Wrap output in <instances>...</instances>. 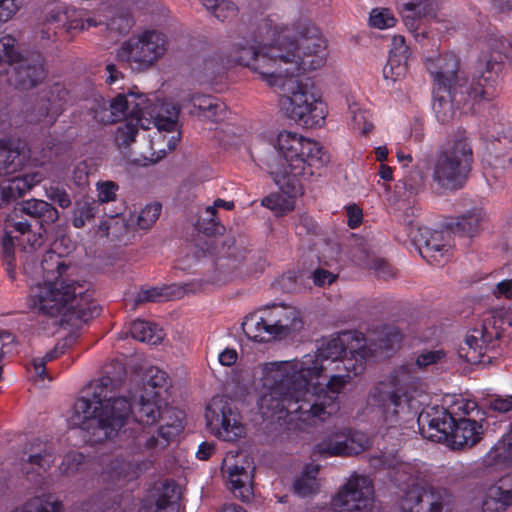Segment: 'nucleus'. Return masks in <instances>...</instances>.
Instances as JSON below:
<instances>
[{
	"label": "nucleus",
	"mask_w": 512,
	"mask_h": 512,
	"mask_svg": "<svg viewBox=\"0 0 512 512\" xmlns=\"http://www.w3.org/2000/svg\"><path fill=\"white\" fill-rule=\"evenodd\" d=\"M92 389L90 398L83 397L75 402L72 420L93 444L115 439L131 419L150 426L164 414H175L174 410L167 409L165 398L159 397V392L128 391L109 376L102 377Z\"/></svg>",
	"instance_id": "f257e3e1"
},
{
	"label": "nucleus",
	"mask_w": 512,
	"mask_h": 512,
	"mask_svg": "<svg viewBox=\"0 0 512 512\" xmlns=\"http://www.w3.org/2000/svg\"><path fill=\"white\" fill-rule=\"evenodd\" d=\"M298 48L268 86L281 92V104L288 117L307 128L321 127L327 116L322 94L310 78L296 76L322 68L327 60L326 41L310 20L299 23Z\"/></svg>",
	"instance_id": "f03ea898"
},
{
	"label": "nucleus",
	"mask_w": 512,
	"mask_h": 512,
	"mask_svg": "<svg viewBox=\"0 0 512 512\" xmlns=\"http://www.w3.org/2000/svg\"><path fill=\"white\" fill-rule=\"evenodd\" d=\"M320 377H294L264 385L266 391L259 399V409L263 417L280 421L286 416L305 425H316L338 413V395L351 382L350 374H331L325 386L320 385Z\"/></svg>",
	"instance_id": "7ed1b4c3"
},
{
	"label": "nucleus",
	"mask_w": 512,
	"mask_h": 512,
	"mask_svg": "<svg viewBox=\"0 0 512 512\" xmlns=\"http://www.w3.org/2000/svg\"><path fill=\"white\" fill-rule=\"evenodd\" d=\"M274 151L263 159L269 173L281 192L274 193L262 200V205L284 215L295 207V197L301 192L300 179L314 174L328 164L330 158L323 147L302 135L281 131L272 142Z\"/></svg>",
	"instance_id": "20e7f679"
},
{
	"label": "nucleus",
	"mask_w": 512,
	"mask_h": 512,
	"mask_svg": "<svg viewBox=\"0 0 512 512\" xmlns=\"http://www.w3.org/2000/svg\"><path fill=\"white\" fill-rule=\"evenodd\" d=\"M43 280L31 287L28 307L56 324L76 325L92 317V295L87 285L73 277L72 269L61 256L47 252L42 260Z\"/></svg>",
	"instance_id": "39448f33"
},
{
	"label": "nucleus",
	"mask_w": 512,
	"mask_h": 512,
	"mask_svg": "<svg viewBox=\"0 0 512 512\" xmlns=\"http://www.w3.org/2000/svg\"><path fill=\"white\" fill-rule=\"evenodd\" d=\"M303 20L288 26L265 19L258 27V41H235L227 53V62L251 69L267 85L276 83L277 73L298 48V26Z\"/></svg>",
	"instance_id": "423d86ee"
},
{
	"label": "nucleus",
	"mask_w": 512,
	"mask_h": 512,
	"mask_svg": "<svg viewBox=\"0 0 512 512\" xmlns=\"http://www.w3.org/2000/svg\"><path fill=\"white\" fill-rule=\"evenodd\" d=\"M110 108L115 121L122 117L135 118L143 130L154 126L157 132L152 138V146L160 152L172 151L181 139L178 109L171 102L154 101L143 94L130 92L117 95L110 102Z\"/></svg>",
	"instance_id": "0eeeda50"
},
{
	"label": "nucleus",
	"mask_w": 512,
	"mask_h": 512,
	"mask_svg": "<svg viewBox=\"0 0 512 512\" xmlns=\"http://www.w3.org/2000/svg\"><path fill=\"white\" fill-rule=\"evenodd\" d=\"M344 352L343 341L332 338L323 342L314 354L304 355L299 360L265 363L262 368L264 385L299 376L321 377L326 372L340 371Z\"/></svg>",
	"instance_id": "6e6552de"
},
{
	"label": "nucleus",
	"mask_w": 512,
	"mask_h": 512,
	"mask_svg": "<svg viewBox=\"0 0 512 512\" xmlns=\"http://www.w3.org/2000/svg\"><path fill=\"white\" fill-rule=\"evenodd\" d=\"M418 424L425 438L435 442H448L454 449L472 447L480 441L483 428L472 419L456 421L442 408H432L420 413Z\"/></svg>",
	"instance_id": "1a4fd4ad"
},
{
	"label": "nucleus",
	"mask_w": 512,
	"mask_h": 512,
	"mask_svg": "<svg viewBox=\"0 0 512 512\" xmlns=\"http://www.w3.org/2000/svg\"><path fill=\"white\" fill-rule=\"evenodd\" d=\"M443 357L444 353L441 350L423 352L414 363L399 367L385 381L376 385L370 393L371 399L387 410L392 409L394 414H397L399 409L409 408L412 401L409 391L414 384L415 369L435 364Z\"/></svg>",
	"instance_id": "9d476101"
},
{
	"label": "nucleus",
	"mask_w": 512,
	"mask_h": 512,
	"mask_svg": "<svg viewBox=\"0 0 512 512\" xmlns=\"http://www.w3.org/2000/svg\"><path fill=\"white\" fill-rule=\"evenodd\" d=\"M300 327L298 309L283 303L267 305L247 315L242 322L245 335L257 342L281 339Z\"/></svg>",
	"instance_id": "9b49d317"
},
{
	"label": "nucleus",
	"mask_w": 512,
	"mask_h": 512,
	"mask_svg": "<svg viewBox=\"0 0 512 512\" xmlns=\"http://www.w3.org/2000/svg\"><path fill=\"white\" fill-rule=\"evenodd\" d=\"M472 161V149L461 134L443 148L433 164L432 179L441 188L458 189L463 185Z\"/></svg>",
	"instance_id": "f8f14e48"
},
{
	"label": "nucleus",
	"mask_w": 512,
	"mask_h": 512,
	"mask_svg": "<svg viewBox=\"0 0 512 512\" xmlns=\"http://www.w3.org/2000/svg\"><path fill=\"white\" fill-rule=\"evenodd\" d=\"M396 481L407 486L400 499L403 512H454L456 509V498L446 488L422 487L403 476H397Z\"/></svg>",
	"instance_id": "ddd939ff"
},
{
	"label": "nucleus",
	"mask_w": 512,
	"mask_h": 512,
	"mask_svg": "<svg viewBox=\"0 0 512 512\" xmlns=\"http://www.w3.org/2000/svg\"><path fill=\"white\" fill-rule=\"evenodd\" d=\"M166 52L163 34L147 31L124 41L117 51V58L133 69L143 70L152 66Z\"/></svg>",
	"instance_id": "4468645a"
},
{
	"label": "nucleus",
	"mask_w": 512,
	"mask_h": 512,
	"mask_svg": "<svg viewBox=\"0 0 512 512\" xmlns=\"http://www.w3.org/2000/svg\"><path fill=\"white\" fill-rule=\"evenodd\" d=\"M205 418L209 431L224 441L235 442L245 435L238 411L224 396H215L210 400Z\"/></svg>",
	"instance_id": "2eb2a0df"
},
{
	"label": "nucleus",
	"mask_w": 512,
	"mask_h": 512,
	"mask_svg": "<svg viewBox=\"0 0 512 512\" xmlns=\"http://www.w3.org/2000/svg\"><path fill=\"white\" fill-rule=\"evenodd\" d=\"M375 490L366 475L353 474L330 501L334 512H372Z\"/></svg>",
	"instance_id": "dca6fc26"
},
{
	"label": "nucleus",
	"mask_w": 512,
	"mask_h": 512,
	"mask_svg": "<svg viewBox=\"0 0 512 512\" xmlns=\"http://www.w3.org/2000/svg\"><path fill=\"white\" fill-rule=\"evenodd\" d=\"M370 446L369 438L362 432L347 427L334 428L315 445L314 453L323 457L357 455Z\"/></svg>",
	"instance_id": "f3484780"
},
{
	"label": "nucleus",
	"mask_w": 512,
	"mask_h": 512,
	"mask_svg": "<svg viewBox=\"0 0 512 512\" xmlns=\"http://www.w3.org/2000/svg\"><path fill=\"white\" fill-rule=\"evenodd\" d=\"M254 464L245 452H228L222 462V472L236 498L249 501L253 496Z\"/></svg>",
	"instance_id": "a211bd4d"
},
{
	"label": "nucleus",
	"mask_w": 512,
	"mask_h": 512,
	"mask_svg": "<svg viewBox=\"0 0 512 512\" xmlns=\"http://www.w3.org/2000/svg\"><path fill=\"white\" fill-rule=\"evenodd\" d=\"M409 237L422 258L429 263L439 264L450 256L451 244L443 232L424 226L412 227Z\"/></svg>",
	"instance_id": "6ab92c4d"
},
{
	"label": "nucleus",
	"mask_w": 512,
	"mask_h": 512,
	"mask_svg": "<svg viewBox=\"0 0 512 512\" xmlns=\"http://www.w3.org/2000/svg\"><path fill=\"white\" fill-rule=\"evenodd\" d=\"M427 69L433 77L434 88L439 91L452 89L457 93L458 89L466 86V75L459 71L458 59L452 54L429 59Z\"/></svg>",
	"instance_id": "aec40b11"
},
{
	"label": "nucleus",
	"mask_w": 512,
	"mask_h": 512,
	"mask_svg": "<svg viewBox=\"0 0 512 512\" xmlns=\"http://www.w3.org/2000/svg\"><path fill=\"white\" fill-rule=\"evenodd\" d=\"M501 336L495 322L485 320L480 328H475L465 338V346L461 351L466 361L472 364L481 363L488 351V345Z\"/></svg>",
	"instance_id": "412c9836"
},
{
	"label": "nucleus",
	"mask_w": 512,
	"mask_h": 512,
	"mask_svg": "<svg viewBox=\"0 0 512 512\" xmlns=\"http://www.w3.org/2000/svg\"><path fill=\"white\" fill-rule=\"evenodd\" d=\"M403 14L406 27L414 33L416 40L425 38L427 32L421 28L424 21L434 18L433 4L430 0H397Z\"/></svg>",
	"instance_id": "4be33fe9"
},
{
	"label": "nucleus",
	"mask_w": 512,
	"mask_h": 512,
	"mask_svg": "<svg viewBox=\"0 0 512 512\" xmlns=\"http://www.w3.org/2000/svg\"><path fill=\"white\" fill-rule=\"evenodd\" d=\"M14 64L16 65L13 68L14 75L12 81L19 89H32L46 77L43 58L39 54H34L27 58H20L18 55Z\"/></svg>",
	"instance_id": "5701e85b"
},
{
	"label": "nucleus",
	"mask_w": 512,
	"mask_h": 512,
	"mask_svg": "<svg viewBox=\"0 0 512 512\" xmlns=\"http://www.w3.org/2000/svg\"><path fill=\"white\" fill-rule=\"evenodd\" d=\"M138 475L137 464L127 461L123 457H115L104 465L99 480L108 488L118 489L135 480Z\"/></svg>",
	"instance_id": "b1692460"
},
{
	"label": "nucleus",
	"mask_w": 512,
	"mask_h": 512,
	"mask_svg": "<svg viewBox=\"0 0 512 512\" xmlns=\"http://www.w3.org/2000/svg\"><path fill=\"white\" fill-rule=\"evenodd\" d=\"M512 505V470L485 490L483 512H504Z\"/></svg>",
	"instance_id": "393cba45"
},
{
	"label": "nucleus",
	"mask_w": 512,
	"mask_h": 512,
	"mask_svg": "<svg viewBox=\"0 0 512 512\" xmlns=\"http://www.w3.org/2000/svg\"><path fill=\"white\" fill-rule=\"evenodd\" d=\"M179 490L173 482H166L154 488L144 501L139 512H178Z\"/></svg>",
	"instance_id": "a878e982"
},
{
	"label": "nucleus",
	"mask_w": 512,
	"mask_h": 512,
	"mask_svg": "<svg viewBox=\"0 0 512 512\" xmlns=\"http://www.w3.org/2000/svg\"><path fill=\"white\" fill-rule=\"evenodd\" d=\"M4 248L6 252L15 245H20L24 250H35L43 244V236L32 233L27 220L9 219L5 226Z\"/></svg>",
	"instance_id": "bb28decb"
},
{
	"label": "nucleus",
	"mask_w": 512,
	"mask_h": 512,
	"mask_svg": "<svg viewBox=\"0 0 512 512\" xmlns=\"http://www.w3.org/2000/svg\"><path fill=\"white\" fill-rule=\"evenodd\" d=\"M29 149L25 144L0 141V176L16 173L28 162Z\"/></svg>",
	"instance_id": "cd10ccee"
},
{
	"label": "nucleus",
	"mask_w": 512,
	"mask_h": 512,
	"mask_svg": "<svg viewBox=\"0 0 512 512\" xmlns=\"http://www.w3.org/2000/svg\"><path fill=\"white\" fill-rule=\"evenodd\" d=\"M188 102L190 104L189 113L203 120L219 121L225 114V104L208 95H192Z\"/></svg>",
	"instance_id": "c85d7f7f"
},
{
	"label": "nucleus",
	"mask_w": 512,
	"mask_h": 512,
	"mask_svg": "<svg viewBox=\"0 0 512 512\" xmlns=\"http://www.w3.org/2000/svg\"><path fill=\"white\" fill-rule=\"evenodd\" d=\"M23 460L30 464L33 470L46 471L54 462L52 446L38 439L33 440L28 444Z\"/></svg>",
	"instance_id": "c756f323"
},
{
	"label": "nucleus",
	"mask_w": 512,
	"mask_h": 512,
	"mask_svg": "<svg viewBox=\"0 0 512 512\" xmlns=\"http://www.w3.org/2000/svg\"><path fill=\"white\" fill-rule=\"evenodd\" d=\"M62 111V104L50 99L37 103L27 113V121L31 124L52 125Z\"/></svg>",
	"instance_id": "7c9ffc66"
},
{
	"label": "nucleus",
	"mask_w": 512,
	"mask_h": 512,
	"mask_svg": "<svg viewBox=\"0 0 512 512\" xmlns=\"http://www.w3.org/2000/svg\"><path fill=\"white\" fill-rule=\"evenodd\" d=\"M434 101L433 110L439 122L445 124L449 123L455 116V110L452 102H459L457 98L458 94L447 89V91H439L438 88H434Z\"/></svg>",
	"instance_id": "2f4dec72"
},
{
	"label": "nucleus",
	"mask_w": 512,
	"mask_h": 512,
	"mask_svg": "<svg viewBox=\"0 0 512 512\" xmlns=\"http://www.w3.org/2000/svg\"><path fill=\"white\" fill-rule=\"evenodd\" d=\"M11 512H63L62 502L51 494L35 496Z\"/></svg>",
	"instance_id": "473e14b6"
},
{
	"label": "nucleus",
	"mask_w": 512,
	"mask_h": 512,
	"mask_svg": "<svg viewBox=\"0 0 512 512\" xmlns=\"http://www.w3.org/2000/svg\"><path fill=\"white\" fill-rule=\"evenodd\" d=\"M20 210L24 214L41 219L45 223H54L59 219L58 210L44 200H27L22 203Z\"/></svg>",
	"instance_id": "72a5a7b5"
},
{
	"label": "nucleus",
	"mask_w": 512,
	"mask_h": 512,
	"mask_svg": "<svg viewBox=\"0 0 512 512\" xmlns=\"http://www.w3.org/2000/svg\"><path fill=\"white\" fill-rule=\"evenodd\" d=\"M129 331L134 339L150 345H157L164 338V333L161 328H159L155 323L143 320L134 321L131 324Z\"/></svg>",
	"instance_id": "f704fd0d"
},
{
	"label": "nucleus",
	"mask_w": 512,
	"mask_h": 512,
	"mask_svg": "<svg viewBox=\"0 0 512 512\" xmlns=\"http://www.w3.org/2000/svg\"><path fill=\"white\" fill-rule=\"evenodd\" d=\"M486 220L487 214L483 209L475 207L457 218L455 229L465 235L473 236L480 231Z\"/></svg>",
	"instance_id": "c9c22d12"
},
{
	"label": "nucleus",
	"mask_w": 512,
	"mask_h": 512,
	"mask_svg": "<svg viewBox=\"0 0 512 512\" xmlns=\"http://www.w3.org/2000/svg\"><path fill=\"white\" fill-rule=\"evenodd\" d=\"M318 473V465H306L301 475L294 482L295 492L301 496H307L315 493L319 488V482L317 479Z\"/></svg>",
	"instance_id": "e433bc0d"
},
{
	"label": "nucleus",
	"mask_w": 512,
	"mask_h": 512,
	"mask_svg": "<svg viewBox=\"0 0 512 512\" xmlns=\"http://www.w3.org/2000/svg\"><path fill=\"white\" fill-rule=\"evenodd\" d=\"M42 176L39 173H30L23 176H16L7 181H4L8 196L11 199H16L24 195L33 186L41 182Z\"/></svg>",
	"instance_id": "4c0bfd02"
},
{
	"label": "nucleus",
	"mask_w": 512,
	"mask_h": 512,
	"mask_svg": "<svg viewBox=\"0 0 512 512\" xmlns=\"http://www.w3.org/2000/svg\"><path fill=\"white\" fill-rule=\"evenodd\" d=\"M166 383V373L159 368L151 367L145 374L142 387L138 388L136 391L145 394L159 392V397H164L166 394Z\"/></svg>",
	"instance_id": "58836bf2"
},
{
	"label": "nucleus",
	"mask_w": 512,
	"mask_h": 512,
	"mask_svg": "<svg viewBox=\"0 0 512 512\" xmlns=\"http://www.w3.org/2000/svg\"><path fill=\"white\" fill-rule=\"evenodd\" d=\"M98 203L94 200H82L75 203L72 211V224L75 228H82L98 213Z\"/></svg>",
	"instance_id": "ea45409f"
},
{
	"label": "nucleus",
	"mask_w": 512,
	"mask_h": 512,
	"mask_svg": "<svg viewBox=\"0 0 512 512\" xmlns=\"http://www.w3.org/2000/svg\"><path fill=\"white\" fill-rule=\"evenodd\" d=\"M397 18L394 13L388 8H374L370 12L369 24L371 27L384 30L392 28L396 25Z\"/></svg>",
	"instance_id": "a19ab883"
},
{
	"label": "nucleus",
	"mask_w": 512,
	"mask_h": 512,
	"mask_svg": "<svg viewBox=\"0 0 512 512\" xmlns=\"http://www.w3.org/2000/svg\"><path fill=\"white\" fill-rule=\"evenodd\" d=\"M340 365L341 370L339 372L344 370L345 374H350L352 378L362 374L365 370L364 351L359 349L351 352L350 357L342 358Z\"/></svg>",
	"instance_id": "79ce46f5"
},
{
	"label": "nucleus",
	"mask_w": 512,
	"mask_h": 512,
	"mask_svg": "<svg viewBox=\"0 0 512 512\" xmlns=\"http://www.w3.org/2000/svg\"><path fill=\"white\" fill-rule=\"evenodd\" d=\"M457 94L459 95V102H465L468 100L479 101L482 99H488L490 96L488 91L484 89L481 81L478 80L469 83L467 78L466 86L458 89Z\"/></svg>",
	"instance_id": "37998d69"
},
{
	"label": "nucleus",
	"mask_w": 512,
	"mask_h": 512,
	"mask_svg": "<svg viewBox=\"0 0 512 512\" xmlns=\"http://www.w3.org/2000/svg\"><path fill=\"white\" fill-rule=\"evenodd\" d=\"M138 127L141 128L135 118L126 119L125 123L117 128L115 141L119 147L129 146L136 137Z\"/></svg>",
	"instance_id": "c03bdc74"
},
{
	"label": "nucleus",
	"mask_w": 512,
	"mask_h": 512,
	"mask_svg": "<svg viewBox=\"0 0 512 512\" xmlns=\"http://www.w3.org/2000/svg\"><path fill=\"white\" fill-rule=\"evenodd\" d=\"M407 60L408 59L389 58L383 68V76L385 80H390L394 83L403 79L406 76L408 69Z\"/></svg>",
	"instance_id": "a18cd8bd"
},
{
	"label": "nucleus",
	"mask_w": 512,
	"mask_h": 512,
	"mask_svg": "<svg viewBox=\"0 0 512 512\" xmlns=\"http://www.w3.org/2000/svg\"><path fill=\"white\" fill-rule=\"evenodd\" d=\"M351 125L353 129L358 130L361 134L369 133L373 124L370 121L369 114L358 107L356 104L350 106Z\"/></svg>",
	"instance_id": "49530a36"
},
{
	"label": "nucleus",
	"mask_w": 512,
	"mask_h": 512,
	"mask_svg": "<svg viewBox=\"0 0 512 512\" xmlns=\"http://www.w3.org/2000/svg\"><path fill=\"white\" fill-rule=\"evenodd\" d=\"M162 207L160 203L146 205L137 215V225L141 229H148L153 226L160 216Z\"/></svg>",
	"instance_id": "de8ad7c7"
},
{
	"label": "nucleus",
	"mask_w": 512,
	"mask_h": 512,
	"mask_svg": "<svg viewBox=\"0 0 512 512\" xmlns=\"http://www.w3.org/2000/svg\"><path fill=\"white\" fill-rule=\"evenodd\" d=\"M17 57L13 40L8 37L0 39V73L6 71L8 66L14 65Z\"/></svg>",
	"instance_id": "09e8293b"
},
{
	"label": "nucleus",
	"mask_w": 512,
	"mask_h": 512,
	"mask_svg": "<svg viewBox=\"0 0 512 512\" xmlns=\"http://www.w3.org/2000/svg\"><path fill=\"white\" fill-rule=\"evenodd\" d=\"M84 458V455L79 452L67 453L59 466L60 473L65 476L75 475L83 464Z\"/></svg>",
	"instance_id": "8fccbe9b"
},
{
	"label": "nucleus",
	"mask_w": 512,
	"mask_h": 512,
	"mask_svg": "<svg viewBox=\"0 0 512 512\" xmlns=\"http://www.w3.org/2000/svg\"><path fill=\"white\" fill-rule=\"evenodd\" d=\"M420 186L412 183L409 178L399 180L395 185V195L398 200L409 202L416 194H418Z\"/></svg>",
	"instance_id": "3c124183"
},
{
	"label": "nucleus",
	"mask_w": 512,
	"mask_h": 512,
	"mask_svg": "<svg viewBox=\"0 0 512 512\" xmlns=\"http://www.w3.org/2000/svg\"><path fill=\"white\" fill-rule=\"evenodd\" d=\"M96 191L99 203L112 202L116 199L118 185L113 181H99L96 183Z\"/></svg>",
	"instance_id": "603ef678"
},
{
	"label": "nucleus",
	"mask_w": 512,
	"mask_h": 512,
	"mask_svg": "<svg viewBox=\"0 0 512 512\" xmlns=\"http://www.w3.org/2000/svg\"><path fill=\"white\" fill-rule=\"evenodd\" d=\"M24 0H0V25L11 20L23 6Z\"/></svg>",
	"instance_id": "864d4df0"
},
{
	"label": "nucleus",
	"mask_w": 512,
	"mask_h": 512,
	"mask_svg": "<svg viewBox=\"0 0 512 512\" xmlns=\"http://www.w3.org/2000/svg\"><path fill=\"white\" fill-rule=\"evenodd\" d=\"M504 48V42L501 40H493L489 44L491 50L489 55L483 54L482 60L487 64V70H493L495 65H498L502 61V49Z\"/></svg>",
	"instance_id": "5fc2aeb1"
},
{
	"label": "nucleus",
	"mask_w": 512,
	"mask_h": 512,
	"mask_svg": "<svg viewBox=\"0 0 512 512\" xmlns=\"http://www.w3.org/2000/svg\"><path fill=\"white\" fill-rule=\"evenodd\" d=\"M491 457L497 463L512 462V443L507 440L499 441L491 451Z\"/></svg>",
	"instance_id": "6e6d98bb"
},
{
	"label": "nucleus",
	"mask_w": 512,
	"mask_h": 512,
	"mask_svg": "<svg viewBox=\"0 0 512 512\" xmlns=\"http://www.w3.org/2000/svg\"><path fill=\"white\" fill-rule=\"evenodd\" d=\"M370 269L376 277L383 280H388L396 275L394 268L381 258H374L371 261Z\"/></svg>",
	"instance_id": "4d7b16f0"
},
{
	"label": "nucleus",
	"mask_w": 512,
	"mask_h": 512,
	"mask_svg": "<svg viewBox=\"0 0 512 512\" xmlns=\"http://www.w3.org/2000/svg\"><path fill=\"white\" fill-rule=\"evenodd\" d=\"M68 19V9H65L62 6H57L49 12L46 18V22L49 25V27H52L54 29H64Z\"/></svg>",
	"instance_id": "13d9d810"
},
{
	"label": "nucleus",
	"mask_w": 512,
	"mask_h": 512,
	"mask_svg": "<svg viewBox=\"0 0 512 512\" xmlns=\"http://www.w3.org/2000/svg\"><path fill=\"white\" fill-rule=\"evenodd\" d=\"M46 197L57 203L61 208H68L71 205V198L65 189L58 186H50L45 190Z\"/></svg>",
	"instance_id": "bf43d9fd"
},
{
	"label": "nucleus",
	"mask_w": 512,
	"mask_h": 512,
	"mask_svg": "<svg viewBox=\"0 0 512 512\" xmlns=\"http://www.w3.org/2000/svg\"><path fill=\"white\" fill-rule=\"evenodd\" d=\"M410 51L405 43V38L401 35H395L391 41L389 58L408 59Z\"/></svg>",
	"instance_id": "052dcab7"
},
{
	"label": "nucleus",
	"mask_w": 512,
	"mask_h": 512,
	"mask_svg": "<svg viewBox=\"0 0 512 512\" xmlns=\"http://www.w3.org/2000/svg\"><path fill=\"white\" fill-rule=\"evenodd\" d=\"M94 118L102 124H110L115 122V117L112 114L110 103L107 104L103 99L96 103L93 108Z\"/></svg>",
	"instance_id": "680f3d73"
},
{
	"label": "nucleus",
	"mask_w": 512,
	"mask_h": 512,
	"mask_svg": "<svg viewBox=\"0 0 512 512\" xmlns=\"http://www.w3.org/2000/svg\"><path fill=\"white\" fill-rule=\"evenodd\" d=\"M213 14L217 19L226 21L236 16L237 7L229 0H220L213 11Z\"/></svg>",
	"instance_id": "e2e57ef3"
},
{
	"label": "nucleus",
	"mask_w": 512,
	"mask_h": 512,
	"mask_svg": "<svg viewBox=\"0 0 512 512\" xmlns=\"http://www.w3.org/2000/svg\"><path fill=\"white\" fill-rule=\"evenodd\" d=\"M183 430V423L180 417L176 416V420L172 423L162 425L159 429V435L167 443L177 437Z\"/></svg>",
	"instance_id": "0e129e2a"
},
{
	"label": "nucleus",
	"mask_w": 512,
	"mask_h": 512,
	"mask_svg": "<svg viewBox=\"0 0 512 512\" xmlns=\"http://www.w3.org/2000/svg\"><path fill=\"white\" fill-rule=\"evenodd\" d=\"M157 443L158 441L154 436H150L146 433H143L142 435H139L135 438V447L130 446L129 450L135 453H145L147 450L155 448L157 446Z\"/></svg>",
	"instance_id": "69168bd1"
},
{
	"label": "nucleus",
	"mask_w": 512,
	"mask_h": 512,
	"mask_svg": "<svg viewBox=\"0 0 512 512\" xmlns=\"http://www.w3.org/2000/svg\"><path fill=\"white\" fill-rule=\"evenodd\" d=\"M164 297L163 289L152 287L149 289H141L135 298V304H143L145 302L161 301Z\"/></svg>",
	"instance_id": "338daca9"
},
{
	"label": "nucleus",
	"mask_w": 512,
	"mask_h": 512,
	"mask_svg": "<svg viewBox=\"0 0 512 512\" xmlns=\"http://www.w3.org/2000/svg\"><path fill=\"white\" fill-rule=\"evenodd\" d=\"M69 19L65 24L64 29L66 31L70 30H85L86 25L84 23V14L82 11H77L75 9H68Z\"/></svg>",
	"instance_id": "774afa93"
}]
</instances>
